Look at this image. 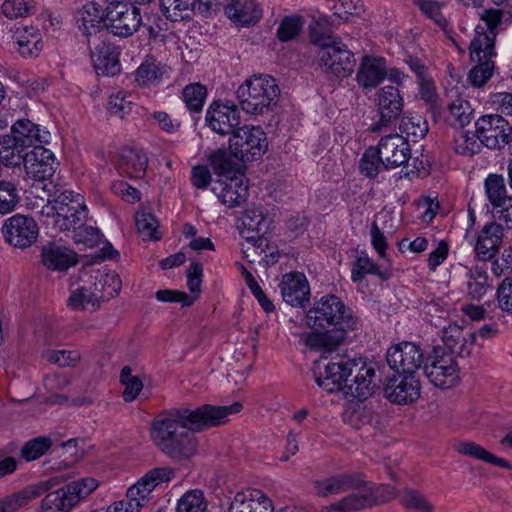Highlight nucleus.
<instances>
[{"mask_svg": "<svg viewBox=\"0 0 512 512\" xmlns=\"http://www.w3.org/2000/svg\"><path fill=\"white\" fill-rule=\"evenodd\" d=\"M243 408L240 402L229 406L203 405L197 409H178L156 417L150 437L164 454L175 459H190L197 452L198 442L192 431L225 424L230 415Z\"/></svg>", "mask_w": 512, "mask_h": 512, "instance_id": "obj_1", "label": "nucleus"}, {"mask_svg": "<svg viewBox=\"0 0 512 512\" xmlns=\"http://www.w3.org/2000/svg\"><path fill=\"white\" fill-rule=\"evenodd\" d=\"M358 322L353 309L338 296L324 295L306 311L305 323L311 331L303 333L300 342L313 350L331 351L358 328Z\"/></svg>", "mask_w": 512, "mask_h": 512, "instance_id": "obj_2", "label": "nucleus"}, {"mask_svg": "<svg viewBox=\"0 0 512 512\" xmlns=\"http://www.w3.org/2000/svg\"><path fill=\"white\" fill-rule=\"evenodd\" d=\"M45 200L33 195L28 202L30 209L41 208L40 212L45 223L59 231L73 230V239L76 245L83 248H92L100 241V232L93 227L84 226L87 209L80 194H47Z\"/></svg>", "mask_w": 512, "mask_h": 512, "instance_id": "obj_3", "label": "nucleus"}, {"mask_svg": "<svg viewBox=\"0 0 512 512\" xmlns=\"http://www.w3.org/2000/svg\"><path fill=\"white\" fill-rule=\"evenodd\" d=\"M317 384L327 392H342L346 398L367 399L373 393L375 369L362 359H321L315 363Z\"/></svg>", "mask_w": 512, "mask_h": 512, "instance_id": "obj_4", "label": "nucleus"}, {"mask_svg": "<svg viewBox=\"0 0 512 512\" xmlns=\"http://www.w3.org/2000/svg\"><path fill=\"white\" fill-rule=\"evenodd\" d=\"M501 21L499 10H487L480 18L475 28V36L470 43V57L472 61L479 62L469 73V80L475 87L483 86L493 75L494 63L491 58L496 55L494 42L495 29Z\"/></svg>", "mask_w": 512, "mask_h": 512, "instance_id": "obj_5", "label": "nucleus"}, {"mask_svg": "<svg viewBox=\"0 0 512 512\" xmlns=\"http://www.w3.org/2000/svg\"><path fill=\"white\" fill-rule=\"evenodd\" d=\"M280 89L270 75H253L237 89V97L242 110L258 116L269 113L276 106Z\"/></svg>", "mask_w": 512, "mask_h": 512, "instance_id": "obj_6", "label": "nucleus"}, {"mask_svg": "<svg viewBox=\"0 0 512 512\" xmlns=\"http://www.w3.org/2000/svg\"><path fill=\"white\" fill-rule=\"evenodd\" d=\"M272 220L261 207L248 208L239 226L240 235L252 245L254 253L262 256L268 262H274L278 257L275 246L270 245L266 234L271 228Z\"/></svg>", "mask_w": 512, "mask_h": 512, "instance_id": "obj_7", "label": "nucleus"}, {"mask_svg": "<svg viewBox=\"0 0 512 512\" xmlns=\"http://www.w3.org/2000/svg\"><path fill=\"white\" fill-rule=\"evenodd\" d=\"M99 486L94 477H83L48 493L41 502L42 512H71Z\"/></svg>", "mask_w": 512, "mask_h": 512, "instance_id": "obj_8", "label": "nucleus"}, {"mask_svg": "<svg viewBox=\"0 0 512 512\" xmlns=\"http://www.w3.org/2000/svg\"><path fill=\"white\" fill-rule=\"evenodd\" d=\"M228 143L231 154L243 162L257 160L268 150L267 135L260 126L239 127Z\"/></svg>", "mask_w": 512, "mask_h": 512, "instance_id": "obj_9", "label": "nucleus"}, {"mask_svg": "<svg viewBox=\"0 0 512 512\" xmlns=\"http://www.w3.org/2000/svg\"><path fill=\"white\" fill-rule=\"evenodd\" d=\"M424 371L438 388L450 389L460 381V369L454 356L442 347H434L427 355Z\"/></svg>", "mask_w": 512, "mask_h": 512, "instance_id": "obj_10", "label": "nucleus"}, {"mask_svg": "<svg viewBox=\"0 0 512 512\" xmlns=\"http://www.w3.org/2000/svg\"><path fill=\"white\" fill-rule=\"evenodd\" d=\"M1 234L9 246L26 250L38 242L40 227L34 218L15 214L3 222Z\"/></svg>", "mask_w": 512, "mask_h": 512, "instance_id": "obj_11", "label": "nucleus"}, {"mask_svg": "<svg viewBox=\"0 0 512 512\" xmlns=\"http://www.w3.org/2000/svg\"><path fill=\"white\" fill-rule=\"evenodd\" d=\"M314 42L321 46L319 60L327 74L337 78H346L354 71L353 53L342 43H328L322 38L314 37Z\"/></svg>", "mask_w": 512, "mask_h": 512, "instance_id": "obj_12", "label": "nucleus"}, {"mask_svg": "<svg viewBox=\"0 0 512 512\" xmlns=\"http://www.w3.org/2000/svg\"><path fill=\"white\" fill-rule=\"evenodd\" d=\"M24 164L27 181L35 189L49 191L47 181L54 175L56 160L51 150L42 145L29 150Z\"/></svg>", "mask_w": 512, "mask_h": 512, "instance_id": "obj_13", "label": "nucleus"}, {"mask_svg": "<svg viewBox=\"0 0 512 512\" xmlns=\"http://www.w3.org/2000/svg\"><path fill=\"white\" fill-rule=\"evenodd\" d=\"M142 17L138 8L122 1H111L106 9V27L114 35L129 37L138 31Z\"/></svg>", "mask_w": 512, "mask_h": 512, "instance_id": "obj_14", "label": "nucleus"}, {"mask_svg": "<svg viewBox=\"0 0 512 512\" xmlns=\"http://www.w3.org/2000/svg\"><path fill=\"white\" fill-rule=\"evenodd\" d=\"M206 159L220 177V182L224 185V192L248 191L249 184L245 173L230 167L229 155L226 149L212 150L207 154Z\"/></svg>", "mask_w": 512, "mask_h": 512, "instance_id": "obj_15", "label": "nucleus"}, {"mask_svg": "<svg viewBox=\"0 0 512 512\" xmlns=\"http://www.w3.org/2000/svg\"><path fill=\"white\" fill-rule=\"evenodd\" d=\"M228 512H308L300 507H285L276 511L272 500L261 490L245 489L232 498Z\"/></svg>", "mask_w": 512, "mask_h": 512, "instance_id": "obj_16", "label": "nucleus"}, {"mask_svg": "<svg viewBox=\"0 0 512 512\" xmlns=\"http://www.w3.org/2000/svg\"><path fill=\"white\" fill-rule=\"evenodd\" d=\"M476 133L482 145L500 149L509 142L512 133L510 124L499 115H485L475 123Z\"/></svg>", "mask_w": 512, "mask_h": 512, "instance_id": "obj_17", "label": "nucleus"}, {"mask_svg": "<svg viewBox=\"0 0 512 512\" xmlns=\"http://www.w3.org/2000/svg\"><path fill=\"white\" fill-rule=\"evenodd\" d=\"M394 496V491L388 486L380 485H365L357 493H353L336 504L329 507V510L350 512L360 510L371 505L385 502Z\"/></svg>", "mask_w": 512, "mask_h": 512, "instance_id": "obj_18", "label": "nucleus"}, {"mask_svg": "<svg viewBox=\"0 0 512 512\" xmlns=\"http://www.w3.org/2000/svg\"><path fill=\"white\" fill-rule=\"evenodd\" d=\"M174 477L175 470L172 467L153 468L128 488L126 497L142 508L158 485L170 482Z\"/></svg>", "mask_w": 512, "mask_h": 512, "instance_id": "obj_19", "label": "nucleus"}, {"mask_svg": "<svg viewBox=\"0 0 512 512\" xmlns=\"http://www.w3.org/2000/svg\"><path fill=\"white\" fill-rule=\"evenodd\" d=\"M423 359L421 349L411 342L395 344L387 352L388 365L398 374L414 375L423 364Z\"/></svg>", "mask_w": 512, "mask_h": 512, "instance_id": "obj_20", "label": "nucleus"}, {"mask_svg": "<svg viewBox=\"0 0 512 512\" xmlns=\"http://www.w3.org/2000/svg\"><path fill=\"white\" fill-rule=\"evenodd\" d=\"M205 120L215 133L233 135L240 124V114L235 105L214 102L207 109Z\"/></svg>", "mask_w": 512, "mask_h": 512, "instance_id": "obj_21", "label": "nucleus"}, {"mask_svg": "<svg viewBox=\"0 0 512 512\" xmlns=\"http://www.w3.org/2000/svg\"><path fill=\"white\" fill-rule=\"evenodd\" d=\"M385 397L397 404H408L420 396V383L415 375L398 374L390 378L384 389Z\"/></svg>", "mask_w": 512, "mask_h": 512, "instance_id": "obj_22", "label": "nucleus"}, {"mask_svg": "<svg viewBox=\"0 0 512 512\" xmlns=\"http://www.w3.org/2000/svg\"><path fill=\"white\" fill-rule=\"evenodd\" d=\"M382 165L395 168L405 164L410 158V147L403 135L390 134L381 138L376 148Z\"/></svg>", "mask_w": 512, "mask_h": 512, "instance_id": "obj_23", "label": "nucleus"}, {"mask_svg": "<svg viewBox=\"0 0 512 512\" xmlns=\"http://www.w3.org/2000/svg\"><path fill=\"white\" fill-rule=\"evenodd\" d=\"M283 300L292 307H302L310 299V285L303 273L290 272L283 275L280 283Z\"/></svg>", "mask_w": 512, "mask_h": 512, "instance_id": "obj_24", "label": "nucleus"}, {"mask_svg": "<svg viewBox=\"0 0 512 512\" xmlns=\"http://www.w3.org/2000/svg\"><path fill=\"white\" fill-rule=\"evenodd\" d=\"M40 262L48 271L65 272L78 263V255L68 247L47 243L41 248Z\"/></svg>", "mask_w": 512, "mask_h": 512, "instance_id": "obj_25", "label": "nucleus"}, {"mask_svg": "<svg viewBox=\"0 0 512 512\" xmlns=\"http://www.w3.org/2000/svg\"><path fill=\"white\" fill-rule=\"evenodd\" d=\"M224 12L229 20L240 27L257 24L263 15L262 7L256 0H230Z\"/></svg>", "mask_w": 512, "mask_h": 512, "instance_id": "obj_26", "label": "nucleus"}, {"mask_svg": "<svg viewBox=\"0 0 512 512\" xmlns=\"http://www.w3.org/2000/svg\"><path fill=\"white\" fill-rule=\"evenodd\" d=\"M386 74L387 67L384 58L365 55L360 61L356 81L358 86L363 89H373L386 78Z\"/></svg>", "mask_w": 512, "mask_h": 512, "instance_id": "obj_27", "label": "nucleus"}, {"mask_svg": "<svg viewBox=\"0 0 512 512\" xmlns=\"http://www.w3.org/2000/svg\"><path fill=\"white\" fill-rule=\"evenodd\" d=\"M75 25L85 36L98 33L106 26V11L96 2H88L74 14Z\"/></svg>", "mask_w": 512, "mask_h": 512, "instance_id": "obj_28", "label": "nucleus"}, {"mask_svg": "<svg viewBox=\"0 0 512 512\" xmlns=\"http://www.w3.org/2000/svg\"><path fill=\"white\" fill-rule=\"evenodd\" d=\"M12 41L16 52L24 58L38 57L43 49L41 31L34 26L16 28Z\"/></svg>", "mask_w": 512, "mask_h": 512, "instance_id": "obj_29", "label": "nucleus"}, {"mask_svg": "<svg viewBox=\"0 0 512 512\" xmlns=\"http://www.w3.org/2000/svg\"><path fill=\"white\" fill-rule=\"evenodd\" d=\"M11 135L29 150L39 145L44 146L51 139V134L46 128L28 119L16 121L11 128Z\"/></svg>", "mask_w": 512, "mask_h": 512, "instance_id": "obj_30", "label": "nucleus"}, {"mask_svg": "<svg viewBox=\"0 0 512 512\" xmlns=\"http://www.w3.org/2000/svg\"><path fill=\"white\" fill-rule=\"evenodd\" d=\"M119 50L116 46L102 42L91 52V61L98 75L114 76L120 72Z\"/></svg>", "mask_w": 512, "mask_h": 512, "instance_id": "obj_31", "label": "nucleus"}, {"mask_svg": "<svg viewBox=\"0 0 512 512\" xmlns=\"http://www.w3.org/2000/svg\"><path fill=\"white\" fill-rule=\"evenodd\" d=\"M376 105L383 123L396 119L403 108V98L398 88L392 85L384 86L376 92Z\"/></svg>", "mask_w": 512, "mask_h": 512, "instance_id": "obj_32", "label": "nucleus"}, {"mask_svg": "<svg viewBox=\"0 0 512 512\" xmlns=\"http://www.w3.org/2000/svg\"><path fill=\"white\" fill-rule=\"evenodd\" d=\"M89 281L102 302L116 297L122 288L119 274L106 268L95 271L89 277Z\"/></svg>", "mask_w": 512, "mask_h": 512, "instance_id": "obj_33", "label": "nucleus"}, {"mask_svg": "<svg viewBox=\"0 0 512 512\" xmlns=\"http://www.w3.org/2000/svg\"><path fill=\"white\" fill-rule=\"evenodd\" d=\"M503 233L499 224H486L479 232L475 252L479 258L489 260L497 253L502 243Z\"/></svg>", "mask_w": 512, "mask_h": 512, "instance_id": "obj_34", "label": "nucleus"}, {"mask_svg": "<svg viewBox=\"0 0 512 512\" xmlns=\"http://www.w3.org/2000/svg\"><path fill=\"white\" fill-rule=\"evenodd\" d=\"M169 69L153 57H147L135 71V81L141 87H153L159 85L165 77H168Z\"/></svg>", "mask_w": 512, "mask_h": 512, "instance_id": "obj_35", "label": "nucleus"}, {"mask_svg": "<svg viewBox=\"0 0 512 512\" xmlns=\"http://www.w3.org/2000/svg\"><path fill=\"white\" fill-rule=\"evenodd\" d=\"M148 160L146 154L135 148H123L119 154V168L131 178H140L145 174Z\"/></svg>", "mask_w": 512, "mask_h": 512, "instance_id": "obj_36", "label": "nucleus"}, {"mask_svg": "<svg viewBox=\"0 0 512 512\" xmlns=\"http://www.w3.org/2000/svg\"><path fill=\"white\" fill-rule=\"evenodd\" d=\"M101 302L97 292L94 291V287L88 280L71 290L67 305L73 310H95Z\"/></svg>", "mask_w": 512, "mask_h": 512, "instance_id": "obj_37", "label": "nucleus"}, {"mask_svg": "<svg viewBox=\"0 0 512 512\" xmlns=\"http://www.w3.org/2000/svg\"><path fill=\"white\" fill-rule=\"evenodd\" d=\"M29 149L23 146L13 135L0 137V162L5 166L25 164Z\"/></svg>", "mask_w": 512, "mask_h": 512, "instance_id": "obj_38", "label": "nucleus"}, {"mask_svg": "<svg viewBox=\"0 0 512 512\" xmlns=\"http://www.w3.org/2000/svg\"><path fill=\"white\" fill-rule=\"evenodd\" d=\"M363 482L360 475H340L327 478L315 483L316 493L319 496L339 494L345 490L360 486Z\"/></svg>", "mask_w": 512, "mask_h": 512, "instance_id": "obj_39", "label": "nucleus"}, {"mask_svg": "<svg viewBox=\"0 0 512 512\" xmlns=\"http://www.w3.org/2000/svg\"><path fill=\"white\" fill-rule=\"evenodd\" d=\"M454 449L462 455L470 456L498 467H511L506 460L493 455L485 448L472 441H457L454 444Z\"/></svg>", "mask_w": 512, "mask_h": 512, "instance_id": "obj_40", "label": "nucleus"}, {"mask_svg": "<svg viewBox=\"0 0 512 512\" xmlns=\"http://www.w3.org/2000/svg\"><path fill=\"white\" fill-rule=\"evenodd\" d=\"M208 505V499L201 489H189L176 500L174 511L208 512Z\"/></svg>", "mask_w": 512, "mask_h": 512, "instance_id": "obj_41", "label": "nucleus"}, {"mask_svg": "<svg viewBox=\"0 0 512 512\" xmlns=\"http://www.w3.org/2000/svg\"><path fill=\"white\" fill-rule=\"evenodd\" d=\"M368 274L377 275L383 280H387L390 277L388 271L381 270L367 255L357 257L352 265L351 280L358 286H361L365 276Z\"/></svg>", "mask_w": 512, "mask_h": 512, "instance_id": "obj_42", "label": "nucleus"}, {"mask_svg": "<svg viewBox=\"0 0 512 512\" xmlns=\"http://www.w3.org/2000/svg\"><path fill=\"white\" fill-rule=\"evenodd\" d=\"M162 14L170 21L187 19L193 13L197 0H159Z\"/></svg>", "mask_w": 512, "mask_h": 512, "instance_id": "obj_43", "label": "nucleus"}, {"mask_svg": "<svg viewBox=\"0 0 512 512\" xmlns=\"http://www.w3.org/2000/svg\"><path fill=\"white\" fill-rule=\"evenodd\" d=\"M356 399L357 402H351L345 409L343 420L351 427L359 429L371 424L373 414L367 404L364 403L366 399Z\"/></svg>", "mask_w": 512, "mask_h": 512, "instance_id": "obj_44", "label": "nucleus"}, {"mask_svg": "<svg viewBox=\"0 0 512 512\" xmlns=\"http://www.w3.org/2000/svg\"><path fill=\"white\" fill-rule=\"evenodd\" d=\"M400 134L408 141L417 142L428 132V124L420 115L404 116L399 125Z\"/></svg>", "mask_w": 512, "mask_h": 512, "instance_id": "obj_45", "label": "nucleus"}, {"mask_svg": "<svg viewBox=\"0 0 512 512\" xmlns=\"http://www.w3.org/2000/svg\"><path fill=\"white\" fill-rule=\"evenodd\" d=\"M492 206L494 219L503 221L507 228H512V196L507 194H487Z\"/></svg>", "mask_w": 512, "mask_h": 512, "instance_id": "obj_46", "label": "nucleus"}, {"mask_svg": "<svg viewBox=\"0 0 512 512\" xmlns=\"http://www.w3.org/2000/svg\"><path fill=\"white\" fill-rule=\"evenodd\" d=\"M40 494L41 489L38 486H29L2 498L7 512H17L39 497Z\"/></svg>", "mask_w": 512, "mask_h": 512, "instance_id": "obj_47", "label": "nucleus"}, {"mask_svg": "<svg viewBox=\"0 0 512 512\" xmlns=\"http://www.w3.org/2000/svg\"><path fill=\"white\" fill-rule=\"evenodd\" d=\"M34 0H4L0 7L1 14L10 20L25 18L35 11Z\"/></svg>", "mask_w": 512, "mask_h": 512, "instance_id": "obj_48", "label": "nucleus"}, {"mask_svg": "<svg viewBox=\"0 0 512 512\" xmlns=\"http://www.w3.org/2000/svg\"><path fill=\"white\" fill-rule=\"evenodd\" d=\"M119 380L124 388L122 396L126 402L135 400L143 389L142 380L138 375L133 374L130 367L126 366L122 368Z\"/></svg>", "mask_w": 512, "mask_h": 512, "instance_id": "obj_49", "label": "nucleus"}, {"mask_svg": "<svg viewBox=\"0 0 512 512\" xmlns=\"http://www.w3.org/2000/svg\"><path fill=\"white\" fill-rule=\"evenodd\" d=\"M207 98V89L200 83H190L183 89V100L190 111L200 112Z\"/></svg>", "mask_w": 512, "mask_h": 512, "instance_id": "obj_50", "label": "nucleus"}, {"mask_svg": "<svg viewBox=\"0 0 512 512\" xmlns=\"http://www.w3.org/2000/svg\"><path fill=\"white\" fill-rule=\"evenodd\" d=\"M482 143L475 132H461L454 139V150L457 154L472 156L480 152Z\"/></svg>", "mask_w": 512, "mask_h": 512, "instance_id": "obj_51", "label": "nucleus"}, {"mask_svg": "<svg viewBox=\"0 0 512 512\" xmlns=\"http://www.w3.org/2000/svg\"><path fill=\"white\" fill-rule=\"evenodd\" d=\"M449 121L452 125L463 127L470 123L472 108L468 101L457 98L448 106Z\"/></svg>", "mask_w": 512, "mask_h": 512, "instance_id": "obj_52", "label": "nucleus"}, {"mask_svg": "<svg viewBox=\"0 0 512 512\" xmlns=\"http://www.w3.org/2000/svg\"><path fill=\"white\" fill-rule=\"evenodd\" d=\"M136 226L144 240H157L161 236L158 221L150 213L137 212Z\"/></svg>", "mask_w": 512, "mask_h": 512, "instance_id": "obj_53", "label": "nucleus"}, {"mask_svg": "<svg viewBox=\"0 0 512 512\" xmlns=\"http://www.w3.org/2000/svg\"><path fill=\"white\" fill-rule=\"evenodd\" d=\"M303 18L293 15L282 19L278 29L277 36L281 41H289L298 35L303 27Z\"/></svg>", "mask_w": 512, "mask_h": 512, "instance_id": "obj_54", "label": "nucleus"}, {"mask_svg": "<svg viewBox=\"0 0 512 512\" xmlns=\"http://www.w3.org/2000/svg\"><path fill=\"white\" fill-rule=\"evenodd\" d=\"M51 440L48 437H38L28 441L21 449V456L26 461H33L45 454L50 448Z\"/></svg>", "mask_w": 512, "mask_h": 512, "instance_id": "obj_55", "label": "nucleus"}, {"mask_svg": "<svg viewBox=\"0 0 512 512\" xmlns=\"http://www.w3.org/2000/svg\"><path fill=\"white\" fill-rule=\"evenodd\" d=\"M127 97L128 95L122 91L112 94L108 102L109 113L119 118L127 116L133 108V102L128 100Z\"/></svg>", "mask_w": 512, "mask_h": 512, "instance_id": "obj_56", "label": "nucleus"}, {"mask_svg": "<svg viewBox=\"0 0 512 512\" xmlns=\"http://www.w3.org/2000/svg\"><path fill=\"white\" fill-rule=\"evenodd\" d=\"M47 360L61 367H74L81 360L77 350H52L47 353Z\"/></svg>", "mask_w": 512, "mask_h": 512, "instance_id": "obj_57", "label": "nucleus"}, {"mask_svg": "<svg viewBox=\"0 0 512 512\" xmlns=\"http://www.w3.org/2000/svg\"><path fill=\"white\" fill-rule=\"evenodd\" d=\"M402 504L418 512H432L433 505L420 493L414 490H405L401 495Z\"/></svg>", "mask_w": 512, "mask_h": 512, "instance_id": "obj_58", "label": "nucleus"}, {"mask_svg": "<svg viewBox=\"0 0 512 512\" xmlns=\"http://www.w3.org/2000/svg\"><path fill=\"white\" fill-rule=\"evenodd\" d=\"M155 298L162 303H179L182 307H189L196 301V297H189L183 291L172 289L158 290L155 293Z\"/></svg>", "mask_w": 512, "mask_h": 512, "instance_id": "obj_59", "label": "nucleus"}, {"mask_svg": "<svg viewBox=\"0 0 512 512\" xmlns=\"http://www.w3.org/2000/svg\"><path fill=\"white\" fill-rule=\"evenodd\" d=\"M382 162L376 148L370 147L363 154L360 162V169L367 177H374L378 174Z\"/></svg>", "mask_w": 512, "mask_h": 512, "instance_id": "obj_60", "label": "nucleus"}, {"mask_svg": "<svg viewBox=\"0 0 512 512\" xmlns=\"http://www.w3.org/2000/svg\"><path fill=\"white\" fill-rule=\"evenodd\" d=\"M202 276V266L198 263H192L187 271V287L191 292L189 297H196V300L201 293Z\"/></svg>", "mask_w": 512, "mask_h": 512, "instance_id": "obj_61", "label": "nucleus"}, {"mask_svg": "<svg viewBox=\"0 0 512 512\" xmlns=\"http://www.w3.org/2000/svg\"><path fill=\"white\" fill-rule=\"evenodd\" d=\"M414 4L430 19L439 26L446 24L445 18L441 14L440 6L432 0H413Z\"/></svg>", "mask_w": 512, "mask_h": 512, "instance_id": "obj_62", "label": "nucleus"}, {"mask_svg": "<svg viewBox=\"0 0 512 512\" xmlns=\"http://www.w3.org/2000/svg\"><path fill=\"white\" fill-rule=\"evenodd\" d=\"M465 334L466 332L459 325L451 324L443 330V342L450 350L456 351Z\"/></svg>", "mask_w": 512, "mask_h": 512, "instance_id": "obj_63", "label": "nucleus"}, {"mask_svg": "<svg viewBox=\"0 0 512 512\" xmlns=\"http://www.w3.org/2000/svg\"><path fill=\"white\" fill-rule=\"evenodd\" d=\"M497 294L499 306L507 312H512V279H504Z\"/></svg>", "mask_w": 512, "mask_h": 512, "instance_id": "obj_64", "label": "nucleus"}]
</instances>
